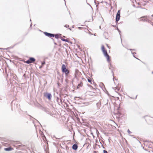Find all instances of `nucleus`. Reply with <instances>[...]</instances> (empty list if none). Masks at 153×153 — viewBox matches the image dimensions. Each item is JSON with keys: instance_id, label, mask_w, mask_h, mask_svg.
Returning <instances> with one entry per match:
<instances>
[{"instance_id": "nucleus-1", "label": "nucleus", "mask_w": 153, "mask_h": 153, "mask_svg": "<svg viewBox=\"0 0 153 153\" xmlns=\"http://www.w3.org/2000/svg\"><path fill=\"white\" fill-rule=\"evenodd\" d=\"M102 51L103 53L107 59V61L108 62H110V56L108 54L107 51L105 49V47L104 45H102L101 48Z\"/></svg>"}, {"instance_id": "nucleus-2", "label": "nucleus", "mask_w": 153, "mask_h": 153, "mask_svg": "<svg viewBox=\"0 0 153 153\" xmlns=\"http://www.w3.org/2000/svg\"><path fill=\"white\" fill-rule=\"evenodd\" d=\"M61 69L62 72L65 73L66 76L68 75V74L70 73L69 70L66 68V66L65 64H63L62 65Z\"/></svg>"}, {"instance_id": "nucleus-3", "label": "nucleus", "mask_w": 153, "mask_h": 153, "mask_svg": "<svg viewBox=\"0 0 153 153\" xmlns=\"http://www.w3.org/2000/svg\"><path fill=\"white\" fill-rule=\"evenodd\" d=\"M120 10H119L117 12L116 14V22H117L119 20L120 18Z\"/></svg>"}, {"instance_id": "nucleus-4", "label": "nucleus", "mask_w": 153, "mask_h": 153, "mask_svg": "<svg viewBox=\"0 0 153 153\" xmlns=\"http://www.w3.org/2000/svg\"><path fill=\"white\" fill-rule=\"evenodd\" d=\"M44 34L46 36L50 37H53L54 36V34L52 33H48L47 32H44Z\"/></svg>"}, {"instance_id": "nucleus-5", "label": "nucleus", "mask_w": 153, "mask_h": 153, "mask_svg": "<svg viewBox=\"0 0 153 153\" xmlns=\"http://www.w3.org/2000/svg\"><path fill=\"white\" fill-rule=\"evenodd\" d=\"M141 20L143 21L149 22V17L147 16H144L141 18Z\"/></svg>"}, {"instance_id": "nucleus-6", "label": "nucleus", "mask_w": 153, "mask_h": 153, "mask_svg": "<svg viewBox=\"0 0 153 153\" xmlns=\"http://www.w3.org/2000/svg\"><path fill=\"white\" fill-rule=\"evenodd\" d=\"M44 96L47 98L49 100L51 99L52 95L50 93H46L44 94Z\"/></svg>"}, {"instance_id": "nucleus-7", "label": "nucleus", "mask_w": 153, "mask_h": 153, "mask_svg": "<svg viewBox=\"0 0 153 153\" xmlns=\"http://www.w3.org/2000/svg\"><path fill=\"white\" fill-rule=\"evenodd\" d=\"M72 148L73 150H76L78 148V146L76 144H74L72 146Z\"/></svg>"}, {"instance_id": "nucleus-8", "label": "nucleus", "mask_w": 153, "mask_h": 153, "mask_svg": "<svg viewBox=\"0 0 153 153\" xmlns=\"http://www.w3.org/2000/svg\"><path fill=\"white\" fill-rule=\"evenodd\" d=\"M101 102L100 101H99L98 102L96 103V106L97 109L99 110L100 109L101 106Z\"/></svg>"}, {"instance_id": "nucleus-9", "label": "nucleus", "mask_w": 153, "mask_h": 153, "mask_svg": "<svg viewBox=\"0 0 153 153\" xmlns=\"http://www.w3.org/2000/svg\"><path fill=\"white\" fill-rule=\"evenodd\" d=\"M29 59L30 62H31V63H33L36 61L35 59L34 58L32 57H30L29 58Z\"/></svg>"}, {"instance_id": "nucleus-10", "label": "nucleus", "mask_w": 153, "mask_h": 153, "mask_svg": "<svg viewBox=\"0 0 153 153\" xmlns=\"http://www.w3.org/2000/svg\"><path fill=\"white\" fill-rule=\"evenodd\" d=\"M13 149L11 147H8L7 148H5L4 149V150L6 151H9L12 150Z\"/></svg>"}, {"instance_id": "nucleus-11", "label": "nucleus", "mask_w": 153, "mask_h": 153, "mask_svg": "<svg viewBox=\"0 0 153 153\" xmlns=\"http://www.w3.org/2000/svg\"><path fill=\"white\" fill-rule=\"evenodd\" d=\"M112 66L111 63L110 64V67L109 68V69H110V70H111V73H112V75H113V76H114V72L113 71V70L111 68H112Z\"/></svg>"}, {"instance_id": "nucleus-12", "label": "nucleus", "mask_w": 153, "mask_h": 153, "mask_svg": "<svg viewBox=\"0 0 153 153\" xmlns=\"http://www.w3.org/2000/svg\"><path fill=\"white\" fill-rule=\"evenodd\" d=\"M61 34H56L54 35V37H55L56 39H58L59 37H60V36H61Z\"/></svg>"}, {"instance_id": "nucleus-13", "label": "nucleus", "mask_w": 153, "mask_h": 153, "mask_svg": "<svg viewBox=\"0 0 153 153\" xmlns=\"http://www.w3.org/2000/svg\"><path fill=\"white\" fill-rule=\"evenodd\" d=\"M83 85V83L82 82H81L77 86V88H79L80 87H82Z\"/></svg>"}, {"instance_id": "nucleus-14", "label": "nucleus", "mask_w": 153, "mask_h": 153, "mask_svg": "<svg viewBox=\"0 0 153 153\" xmlns=\"http://www.w3.org/2000/svg\"><path fill=\"white\" fill-rule=\"evenodd\" d=\"M61 39L62 41H65L66 42H69V41L68 39H63V38H62V37H61Z\"/></svg>"}, {"instance_id": "nucleus-15", "label": "nucleus", "mask_w": 153, "mask_h": 153, "mask_svg": "<svg viewBox=\"0 0 153 153\" xmlns=\"http://www.w3.org/2000/svg\"><path fill=\"white\" fill-rule=\"evenodd\" d=\"M88 81L89 82H90L91 84H92L91 82V78H88Z\"/></svg>"}, {"instance_id": "nucleus-16", "label": "nucleus", "mask_w": 153, "mask_h": 153, "mask_svg": "<svg viewBox=\"0 0 153 153\" xmlns=\"http://www.w3.org/2000/svg\"><path fill=\"white\" fill-rule=\"evenodd\" d=\"M25 63L27 64H29L31 62H30V61L29 59L28 60H27V61H26V62H25Z\"/></svg>"}, {"instance_id": "nucleus-17", "label": "nucleus", "mask_w": 153, "mask_h": 153, "mask_svg": "<svg viewBox=\"0 0 153 153\" xmlns=\"http://www.w3.org/2000/svg\"><path fill=\"white\" fill-rule=\"evenodd\" d=\"M59 98L58 97L56 98V101L58 102L59 104Z\"/></svg>"}, {"instance_id": "nucleus-18", "label": "nucleus", "mask_w": 153, "mask_h": 153, "mask_svg": "<svg viewBox=\"0 0 153 153\" xmlns=\"http://www.w3.org/2000/svg\"><path fill=\"white\" fill-rule=\"evenodd\" d=\"M152 144H153V143L152 142H150V143H149V148H152V147L150 146H152Z\"/></svg>"}, {"instance_id": "nucleus-19", "label": "nucleus", "mask_w": 153, "mask_h": 153, "mask_svg": "<svg viewBox=\"0 0 153 153\" xmlns=\"http://www.w3.org/2000/svg\"><path fill=\"white\" fill-rule=\"evenodd\" d=\"M131 53L133 55V56L135 58H136V57L135 56H134V54H136V53H135V52H134V53H133L132 52H131Z\"/></svg>"}, {"instance_id": "nucleus-20", "label": "nucleus", "mask_w": 153, "mask_h": 153, "mask_svg": "<svg viewBox=\"0 0 153 153\" xmlns=\"http://www.w3.org/2000/svg\"><path fill=\"white\" fill-rule=\"evenodd\" d=\"M127 132L129 134L131 133V132L130 131L129 129L128 130Z\"/></svg>"}, {"instance_id": "nucleus-21", "label": "nucleus", "mask_w": 153, "mask_h": 153, "mask_svg": "<svg viewBox=\"0 0 153 153\" xmlns=\"http://www.w3.org/2000/svg\"><path fill=\"white\" fill-rule=\"evenodd\" d=\"M103 153H108V152H107V151H106L105 150H103Z\"/></svg>"}, {"instance_id": "nucleus-22", "label": "nucleus", "mask_w": 153, "mask_h": 153, "mask_svg": "<svg viewBox=\"0 0 153 153\" xmlns=\"http://www.w3.org/2000/svg\"><path fill=\"white\" fill-rule=\"evenodd\" d=\"M117 29L119 33V34L120 35L121 31L117 27Z\"/></svg>"}, {"instance_id": "nucleus-23", "label": "nucleus", "mask_w": 153, "mask_h": 153, "mask_svg": "<svg viewBox=\"0 0 153 153\" xmlns=\"http://www.w3.org/2000/svg\"><path fill=\"white\" fill-rule=\"evenodd\" d=\"M45 64V61H44L42 62V65H44Z\"/></svg>"}, {"instance_id": "nucleus-24", "label": "nucleus", "mask_w": 153, "mask_h": 153, "mask_svg": "<svg viewBox=\"0 0 153 153\" xmlns=\"http://www.w3.org/2000/svg\"><path fill=\"white\" fill-rule=\"evenodd\" d=\"M115 90L116 92H117V91H119V89L117 88H116L115 89Z\"/></svg>"}, {"instance_id": "nucleus-25", "label": "nucleus", "mask_w": 153, "mask_h": 153, "mask_svg": "<svg viewBox=\"0 0 153 153\" xmlns=\"http://www.w3.org/2000/svg\"><path fill=\"white\" fill-rule=\"evenodd\" d=\"M65 26L66 28H67V27H69V26L68 25H65Z\"/></svg>"}, {"instance_id": "nucleus-26", "label": "nucleus", "mask_w": 153, "mask_h": 153, "mask_svg": "<svg viewBox=\"0 0 153 153\" xmlns=\"http://www.w3.org/2000/svg\"><path fill=\"white\" fill-rule=\"evenodd\" d=\"M82 27H78V28L79 29H81V28H82Z\"/></svg>"}, {"instance_id": "nucleus-27", "label": "nucleus", "mask_w": 153, "mask_h": 153, "mask_svg": "<svg viewBox=\"0 0 153 153\" xmlns=\"http://www.w3.org/2000/svg\"><path fill=\"white\" fill-rule=\"evenodd\" d=\"M54 43L55 45H57V44L56 43L54 42Z\"/></svg>"}, {"instance_id": "nucleus-28", "label": "nucleus", "mask_w": 153, "mask_h": 153, "mask_svg": "<svg viewBox=\"0 0 153 153\" xmlns=\"http://www.w3.org/2000/svg\"><path fill=\"white\" fill-rule=\"evenodd\" d=\"M112 26H113V27H115L116 26V25L114 26V25H113Z\"/></svg>"}, {"instance_id": "nucleus-29", "label": "nucleus", "mask_w": 153, "mask_h": 153, "mask_svg": "<svg viewBox=\"0 0 153 153\" xmlns=\"http://www.w3.org/2000/svg\"><path fill=\"white\" fill-rule=\"evenodd\" d=\"M32 25V23H31L30 25V27H31Z\"/></svg>"}, {"instance_id": "nucleus-30", "label": "nucleus", "mask_w": 153, "mask_h": 153, "mask_svg": "<svg viewBox=\"0 0 153 153\" xmlns=\"http://www.w3.org/2000/svg\"><path fill=\"white\" fill-rule=\"evenodd\" d=\"M64 0V1H65V4H66L65 0Z\"/></svg>"}, {"instance_id": "nucleus-31", "label": "nucleus", "mask_w": 153, "mask_h": 153, "mask_svg": "<svg viewBox=\"0 0 153 153\" xmlns=\"http://www.w3.org/2000/svg\"><path fill=\"white\" fill-rule=\"evenodd\" d=\"M63 37H64V38L65 37V36H64Z\"/></svg>"}, {"instance_id": "nucleus-32", "label": "nucleus", "mask_w": 153, "mask_h": 153, "mask_svg": "<svg viewBox=\"0 0 153 153\" xmlns=\"http://www.w3.org/2000/svg\"><path fill=\"white\" fill-rule=\"evenodd\" d=\"M136 58L137 59H139V60H140V59H137V58Z\"/></svg>"}, {"instance_id": "nucleus-33", "label": "nucleus", "mask_w": 153, "mask_h": 153, "mask_svg": "<svg viewBox=\"0 0 153 153\" xmlns=\"http://www.w3.org/2000/svg\"><path fill=\"white\" fill-rule=\"evenodd\" d=\"M113 80L114 82V78H113Z\"/></svg>"}, {"instance_id": "nucleus-34", "label": "nucleus", "mask_w": 153, "mask_h": 153, "mask_svg": "<svg viewBox=\"0 0 153 153\" xmlns=\"http://www.w3.org/2000/svg\"><path fill=\"white\" fill-rule=\"evenodd\" d=\"M42 67V66H40L39 67V68H41Z\"/></svg>"}, {"instance_id": "nucleus-35", "label": "nucleus", "mask_w": 153, "mask_h": 153, "mask_svg": "<svg viewBox=\"0 0 153 153\" xmlns=\"http://www.w3.org/2000/svg\"><path fill=\"white\" fill-rule=\"evenodd\" d=\"M137 96H136V97H135V99H136V98H137Z\"/></svg>"}, {"instance_id": "nucleus-36", "label": "nucleus", "mask_w": 153, "mask_h": 153, "mask_svg": "<svg viewBox=\"0 0 153 153\" xmlns=\"http://www.w3.org/2000/svg\"><path fill=\"white\" fill-rule=\"evenodd\" d=\"M152 16L153 17V14L152 15Z\"/></svg>"}, {"instance_id": "nucleus-37", "label": "nucleus", "mask_w": 153, "mask_h": 153, "mask_svg": "<svg viewBox=\"0 0 153 153\" xmlns=\"http://www.w3.org/2000/svg\"><path fill=\"white\" fill-rule=\"evenodd\" d=\"M129 50H130V51H131V50H132V49H129Z\"/></svg>"}, {"instance_id": "nucleus-38", "label": "nucleus", "mask_w": 153, "mask_h": 153, "mask_svg": "<svg viewBox=\"0 0 153 153\" xmlns=\"http://www.w3.org/2000/svg\"><path fill=\"white\" fill-rule=\"evenodd\" d=\"M94 152H95V153H96V151H94Z\"/></svg>"}, {"instance_id": "nucleus-39", "label": "nucleus", "mask_w": 153, "mask_h": 153, "mask_svg": "<svg viewBox=\"0 0 153 153\" xmlns=\"http://www.w3.org/2000/svg\"><path fill=\"white\" fill-rule=\"evenodd\" d=\"M72 27H73V28H74V25H73V26H72Z\"/></svg>"}, {"instance_id": "nucleus-40", "label": "nucleus", "mask_w": 153, "mask_h": 153, "mask_svg": "<svg viewBox=\"0 0 153 153\" xmlns=\"http://www.w3.org/2000/svg\"><path fill=\"white\" fill-rule=\"evenodd\" d=\"M69 29L70 30H71V28H69Z\"/></svg>"}, {"instance_id": "nucleus-41", "label": "nucleus", "mask_w": 153, "mask_h": 153, "mask_svg": "<svg viewBox=\"0 0 153 153\" xmlns=\"http://www.w3.org/2000/svg\"><path fill=\"white\" fill-rule=\"evenodd\" d=\"M52 39L53 40H54V39Z\"/></svg>"}, {"instance_id": "nucleus-42", "label": "nucleus", "mask_w": 153, "mask_h": 153, "mask_svg": "<svg viewBox=\"0 0 153 153\" xmlns=\"http://www.w3.org/2000/svg\"><path fill=\"white\" fill-rule=\"evenodd\" d=\"M130 136H133V135H130Z\"/></svg>"}, {"instance_id": "nucleus-43", "label": "nucleus", "mask_w": 153, "mask_h": 153, "mask_svg": "<svg viewBox=\"0 0 153 153\" xmlns=\"http://www.w3.org/2000/svg\"><path fill=\"white\" fill-rule=\"evenodd\" d=\"M152 21H153V19H152Z\"/></svg>"}, {"instance_id": "nucleus-44", "label": "nucleus", "mask_w": 153, "mask_h": 153, "mask_svg": "<svg viewBox=\"0 0 153 153\" xmlns=\"http://www.w3.org/2000/svg\"><path fill=\"white\" fill-rule=\"evenodd\" d=\"M152 74H153V71H152Z\"/></svg>"}, {"instance_id": "nucleus-45", "label": "nucleus", "mask_w": 153, "mask_h": 153, "mask_svg": "<svg viewBox=\"0 0 153 153\" xmlns=\"http://www.w3.org/2000/svg\"><path fill=\"white\" fill-rule=\"evenodd\" d=\"M0 49H2V48H0Z\"/></svg>"}]
</instances>
